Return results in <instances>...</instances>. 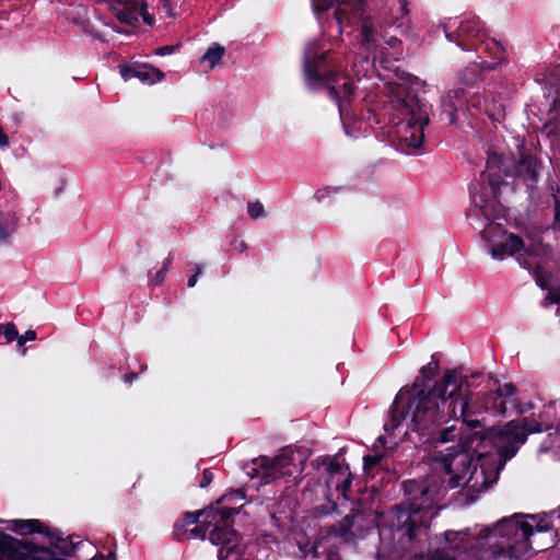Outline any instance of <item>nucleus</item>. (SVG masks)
Segmentation results:
<instances>
[{
	"label": "nucleus",
	"mask_w": 560,
	"mask_h": 560,
	"mask_svg": "<svg viewBox=\"0 0 560 560\" xmlns=\"http://www.w3.org/2000/svg\"><path fill=\"white\" fill-rule=\"evenodd\" d=\"M465 385L468 386L467 378L460 377L454 369L447 370L429 390L419 388L418 381L410 387H402L389 408L385 431H394L411 415L409 428L420 439L452 419H460L457 392Z\"/></svg>",
	"instance_id": "1"
},
{
	"label": "nucleus",
	"mask_w": 560,
	"mask_h": 560,
	"mask_svg": "<svg viewBox=\"0 0 560 560\" xmlns=\"http://www.w3.org/2000/svg\"><path fill=\"white\" fill-rule=\"evenodd\" d=\"M489 429L478 430L462 436L459 453L443 454L434 457V464L448 476L447 487L455 489L466 486L471 492L479 493L497 482L500 471L506 462L503 454L505 442L497 440L483 441L477 445L470 443L474 434L488 435Z\"/></svg>",
	"instance_id": "2"
},
{
	"label": "nucleus",
	"mask_w": 560,
	"mask_h": 560,
	"mask_svg": "<svg viewBox=\"0 0 560 560\" xmlns=\"http://www.w3.org/2000/svg\"><path fill=\"white\" fill-rule=\"evenodd\" d=\"M302 73L308 91L326 90L338 107L340 119L345 121L350 115L349 106L354 96V85L336 68L330 51L316 52L314 47H307L303 55Z\"/></svg>",
	"instance_id": "3"
},
{
	"label": "nucleus",
	"mask_w": 560,
	"mask_h": 560,
	"mask_svg": "<svg viewBox=\"0 0 560 560\" xmlns=\"http://www.w3.org/2000/svg\"><path fill=\"white\" fill-rule=\"evenodd\" d=\"M506 170L505 158L502 154H488L486 170L480 173L478 180L469 185L472 208L467 212V219L495 220L503 215L504 207L499 197L504 177L509 175Z\"/></svg>",
	"instance_id": "4"
},
{
	"label": "nucleus",
	"mask_w": 560,
	"mask_h": 560,
	"mask_svg": "<svg viewBox=\"0 0 560 560\" xmlns=\"http://www.w3.org/2000/svg\"><path fill=\"white\" fill-rule=\"evenodd\" d=\"M393 108L401 116L398 122L399 140L402 145L420 151L424 144V128L429 125L431 106L422 102L418 94L405 84L390 86Z\"/></svg>",
	"instance_id": "5"
},
{
	"label": "nucleus",
	"mask_w": 560,
	"mask_h": 560,
	"mask_svg": "<svg viewBox=\"0 0 560 560\" xmlns=\"http://www.w3.org/2000/svg\"><path fill=\"white\" fill-rule=\"evenodd\" d=\"M401 488L406 500L393 508L392 529L412 542L425 527L422 510L430 488L425 481L416 479L404 480Z\"/></svg>",
	"instance_id": "6"
},
{
	"label": "nucleus",
	"mask_w": 560,
	"mask_h": 560,
	"mask_svg": "<svg viewBox=\"0 0 560 560\" xmlns=\"http://www.w3.org/2000/svg\"><path fill=\"white\" fill-rule=\"evenodd\" d=\"M464 386L460 392H457L459 402V417L465 427L470 429H489L485 424V419H479V415L486 411H492L497 416H503L506 413L508 406L506 400L501 398L499 392L489 390L483 394H472L468 389L464 390Z\"/></svg>",
	"instance_id": "7"
},
{
	"label": "nucleus",
	"mask_w": 560,
	"mask_h": 560,
	"mask_svg": "<svg viewBox=\"0 0 560 560\" xmlns=\"http://www.w3.org/2000/svg\"><path fill=\"white\" fill-rule=\"evenodd\" d=\"M550 428H552V425H545L542 421L523 418L521 422L514 420L509 421L502 428L493 425L489 428L488 435L474 434L472 439H469V442L474 444L475 441H477L478 445L483 441H490L497 438V440L505 442V447L503 448L505 459H512L517 454L520 446L527 441L530 433H539Z\"/></svg>",
	"instance_id": "8"
},
{
	"label": "nucleus",
	"mask_w": 560,
	"mask_h": 560,
	"mask_svg": "<svg viewBox=\"0 0 560 560\" xmlns=\"http://www.w3.org/2000/svg\"><path fill=\"white\" fill-rule=\"evenodd\" d=\"M489 223L487 226L480 232L481 237L491 242L492 236L502 235L504 240L500 243H493L490 247V255L494 259L503 260L508 256H516V260L518 265L526 269L530 270L532 261L529 257L534 255L532 248H527L523 238L520 235L514 233H509L503 230L501 224H494V220H487Z\"/></svg>",
	"instance_id": "9"
},
{
	"label": "nucleus",
	"mask_w": 560,
	"mask_h": 560,
	"mask_svg": "<svg viewBox=\"0 0 560 560\" xmlns=\"http://www.w3.org/2000/svg\"><path fill=\"white\" fill-rule=\"evenodd\" d=\"M244 498L243 490H235L218 500L217 506L211 505L206 510L186 512L180 521L187 527L199 523H212L213 528H211L210 534L215 528L222 529L223 527H231L233 525V517L238 514V509L235 506L221 505V503L231 502L233 500L242 501Z\"/></svg>",
	"instance_id": "10"
},
{
	"label": "nucleus",
	"mask_w": 560,
	"mask_h": 560,
	"mask_svg": "<svg viewBox=\"0 0 560 560\" xmlns=\"http://www.w3.org/2000/svg\"><path fill=\"white\" fill-rule=\"evenodd\" d=\"M445 37L454 42L463 50H477L479 42L486 36L481 21L477 16L467 18L457 22V19H447L442 24Z\"/></svg>",
	"instance_id": "11"
},
{
	"label": "nucleus",
	"mask_w": 560,
	"mask_h": 560,
	"mask_svg": "<svg viewBox=\"0 0 560 560\" xmlns=\"http://www.w3.org/2000/svg\"><path fill=\"white\" fill-rule=\"evenodd\" d=\"M341 4L345 7H337L334 12L337 23L342 26L345 22L350 23L351 19L362 20L360 28L361 44L369 50L375 48L377 46L378 32L372 19L370 16L364 18L365 0H349L343 1Z\"/></svg>",
	"instance_id": "12"
},
{
	"label": "nucleus",
	"mask_w": 560,
	"mask_h": 560,
	"mask_svg": "<svg viewBox=\"0 0 560 560\" xmlns=\"http://www.w3.org/2000/svg\"><path fill=\"white\" fill-rule=\"evenodd\" d=\"M293 454L287 451H283L275 457L260 455L253 459L252 466L249 467V470H247V475L252 478H260L261 481L267 485L280 477L291 476Z\"/></svg>",
	"instance_id": "13"
},
{
	"label": "nucleus",
	"mask_w": 560,
	"mask_h": 560,
	"mask_svg": "<svg viewBox=\"0 0 560 560\" xmlns=\"http://www.w3.org/2000/svg\"><path fill=\"white\" fill-rule=\"evenodd\" d=\"M49 558L50 548L0 532V560H44Z\"/></svg>",
	"instance_id": "14"
},
{
	"label": "nucleus",
	"mask_w": 560,
	"mask_h": 560,
	"mask_svg": "<svg viewBox=\"0 0 560 560\" xmlns=\"http://www.w3.org/2000/svg\"><path fill=\"white\" fill-rule=\"evenodd\" d=\"M370 528V520L365 512L361 509H351L339 522L328 527V534L346 544H354L358 539L364 538Z\"/></svg>",
	"instance_id": "15"
},
{
	"label": "nucleus",
	"mask_w": 560,
	"mask_h": 560,
	"mask_svg": "<svg viewBox=\"0 0 560 560\" xmlns=\"http://www.w3.org/2000/svg\"><path fill=\"white\" fill-rule=\"evenodd\" d=\"M240 534L231 527L215 528L211 533L210 542L220 546L218 551L219 560H254L240 548Z\"/></svg>",
	"instance_id": "16"
},
{
	"label": "nucleus",
	"mask_w": 560,
	"mask_h": 560,
	"mask_svg": "<svg viewBox=\"0 0 560 560\" xmlns=\"http://www.w3.org/2000/svg\"><path fill=\"white\" fill-rule=\"evenodd\" d=\"M541 166L538 158L528 152H521L514 165L515 177L532 192L539 182Z\"/></svg>",
	"instance_id": "17"
},
{
	"label": "nucleus",
	"mask_w": 560,
	"mask_h": 560,
	"mask_svg": "<svg viewBox=\"0 0 560 560\" xmlns=\"http://www.w3.org/2000/svg\"><path fill=\"white\" fill-rule=\"evenodd\" d=\"M119 69L120 74L125 81L137 78L144 84H154L162 81L165 77V74L160 69L148 63H121L119 65Z\"/></svg>",
	"instance_id": "18"
},
{
	"label": "nucleus",
	"mask_w": 560,
	"mask_h": 560,
	"mask_svg": "<svg viewBox=\"0 0 560 560\" xmlns=\"http://www.w3.org/2000/svg\"><path fill=\"white\" fill-rule=\"evenodd\" d=\"M475 431L478 430L466 427V429L459 433L455 425H439L438 428H435V430H431L423 438H420L419 443L429 444L431 446H438L439 444H444L454 441L457 436H459V443L462 444V436L464 434L471 433Z\"/></svg>",
	"instance_id": "19"
},
{
	"label": "nucleus",
	"mask_w": 560,
	"mask_h": 560,
	"mask_svg": "<svg viewBox=\"0 0 560 560\" xmlns=\"http://www.w3.org/2000/svg\"><path fill=\"white\" fill-rule=\"evenodd\" d=\"M468 91L465 89H455L442 101L443 114L446 116L448 124L456 122V112L467 103Z\"/></svg>",
	"instance_id": "20"
},
{
	"label": "nucleus",
	"mask_w": 560,
	"mask_h": 560,
	"mask_svg": "<svg viewBox=\"0 0 560 560\" xmlns=\"http://www.w3.org/2000/svg\"><path fill=\"white\" fill-rule=\"evenodd\" d=\"M8 529L24 536L30 534L51 535V529L42 521L36 518L31 520H13L10 522Z\"/></svg>",
	"instance_id": "21"
},
{
	"label": "nucleus",
	"mask_w": 560,
	"mask_h": 560,
	"mask_svg": "<svg viewBox=\"0 0 560 560\" xmlns=\"http://www.w3.org/2000/svg\"><path fill=\"white\" fill-rule=\"evenodd\" d=\"M497 529L502 536L517 535L521 532L524 539H529L535 532V527L528 522L518 520H502L498 523Z\"/></svg>",
	"instance_id": "22"
},
{
	"label": "nucleus",
	"mask_w": 560,
	"mask_h": 560,
	"mask_svg": "<svg viewBox=\"0 0 560 560\" xmlns=\"http://www.w3.org/2000/svg\"><path fill=\"white\" fill-rule=\"evenodd\" d=\"M492 70H494V63H488L486 60L472 62L460 72L459 79L463 84L471 86L482 79V72Z\"/></svg>",
	"instance_id": "23"
},
{
	"label": "nucleus",
	"mask_w": 560,
	"mask_h": 560,
	"mask_svg": "<svg viewBox=\"0 0 560 560\" xmlns=\"http://www.w3.org/2000/svg\"><path fill=\"white\" fill-rule=\"evenodd\" d=\"M122 5L121 9L116 10V18L120 23L129 26H137L139 23V2L137 0H127L126 2H118Z\"/></svg>",
	"instance_id": "24"
},
{
	"label": "nucleus",
	"mask_w": 560,
	"mask_h": 560,
	"mask_svg": "<svg viewBox=\"0 0 560 560\" xmlns=\"http://www.w3.org/2000/svg\"><path fill=\"white\" fill-rule=\"evenodd\" d=\"M49 539L50 547L59 550V552L66 557L75 556L77 550L83 541L74 542L72 539L63 538L61 535L51 530V535H46Z\"/></svg>",
	"instance_id": "25"
},
{
	"label": "nucleus",
	"mask_w": 560,
	"mask_h": 560,
	"mask_svg": "<svg viewBox=\"0 0 560 560\" xmlns=\"http://www.w3.org/2000/svg\"><path fill=\"white\" fill-rule=\"evenodd\" d=\"M501 394V398L506 400V405L510 402L515 408L517 415L525 413L528 409L533 408L532 404L522 405L513 396L517 393V387L513 383H506L503 386H499L497 389Z\"/></svg>",
	"instance_id": "26"
},
{
	"label": "nucleus",
	"mask_w": 560,
	"mask_h": 560,
	"mask_svg": "<svg viewBox=\"0 0 560 560\" xmlns=\"http://www.w3.org/2000/svg\"><path fill=\"white\" fill-rule=\"evenodd\" d=\"M479 45H485V51H487L489 57L492 59V61H488V63H494V68L506 58L505 49L501 43L494 38L487 39L485 36L483 40L479 42Z\"/></svg>",
	"instance_id": "27"
},
{
	"label": "nucleus",
	"mask_w": 560,
	"mask_h": 560,
	"mask_svg": "<svg viewBox=\"0 0 560 560\" xmlns=\"http://www.w3.org/2000/svg\"><path fill=\"white\" fill-rule=\"evenodd\" d=\"M352 472L351 470L346 471L341 476H338L335 479V482H329V480H326L327 485V492L330 493L331 488H335L336 491L340 492L343 499L349 500L350 498V491L352 486Z\"/></svg>",
	"instance_id": "28"
},
{
	"label": "nucleus",
	"mask_w": 560,
	"mask_h": 560,
	"mask_svg": "<svg viewBox=\"0 0 560 560\" xmlns=\"http://www.w3.org/2000/svg\"><path fill=\"white\" fill-rule=\"evenodd\" d=\"M439 368V360H436L435 354H433L432 361L427 365H423L420 370L421 381L419 378H416V381L419 382V388H424L425 390H429L431 388L429 383L434 378Z\"/></svg>",
	"instance_id": "29"
},
{
	"label": "nucleus",
	"mask_w": 560,
	"mask_h": 560,
	"mask_svg": "<svg viewBox=\"0 0 560 560\" xmlns=\"http://www.w3.org/2000/svg\"><path fill=\"white\" fill-rule=\"evenodd\" d=\"M534 277L536 284L541 290H549L551 283V273L544 269L540 265L532 266L529 270Z\"/></svg>",
	"instance_id": "30"
},
{
	"label": "nucleus",
	"mask_w": 560,
	"mask_h": 560,
	"mask_svg": "<svg viewBox=\"0 0 560 560\" xmlns=\"http://www.w3.org/2000/svg\"><path fill=\"white\" fill-rule=\"evenodd\" d=\"M225 48L219 44L210 46L201 58V61H208L210 68L213 69L222 60Z\"/></svg>",
	"instance_id": "31"
},
{
	"label": "nucleus",
	"mask_w": 560,
	"mask_h": 560,
	"mask_svg": "<svg viewBox=\"0 0 560 560\" xmlns=\"http://www.w3.org/2000/svg\"><path fill=\"white\" fill-rule=\"evenodd\" d=\"M350 470L349 465H341L336 459H330L326 466V472L328 475V478L326 480H329V482H335V479L338 476L342 477V474Z\"/></svg>",
	"instance_id": "32"
},
{
	"label": "nucleus",
	"mask_w": 560,
	"mask_h": 560,
	"mask_svg": "<svg viewBox=\"0 0 560 560\" xmlns=\"http://www.w3.org/2000/svg\"><path fill=\"white\" fill-rule=\"evenodd\" d=\"M213 528L212 523H199L188 532V539H205L207 535L210 536V530Z\"/></svg>",
	"instance_id": "33"
},
{
	"label": "nucleus",
	"mask_w": 560,
	"mask_h": 560,
	"mask_svg": "<svg viewBox=\"0 0 560 560\" xmlns=\"http://www.w3.org/2000/svg\"><path fill=\"white\" fill-rule=\"evenodd\" d=\"M327 503L315 506L314 512L316 516H327L337 511L338 504L331 499V493L325 495Z\"/></svg>",
	"instance_id": "34"
},
{
	"label": "nucleus",
	"mask_w": 560,
	"mask_h": 560,
	"mask_svg": "<svg viewBox=\"0 0 560 560\" xmlns=\"http://www.w3.org/2000/svg\"><path fill=\"white\" fill-rule=\"evenodd\" d=\"M551 80L555 93L553 106L560 109V65L552 70Z\"/></svg>",
	"instance_id": "35"
},
{
	"label": "nucleus",
	"mask_w": 560,
	"mask_h": 560,
	"mask_svg": "<svg viewBox=\"0 0 560 560\" xmlns=\"http://www.w3.org/2000/svg\"><path fill=\"white\" fill-rule=\"evenodd\" d=\"M11 214L0 211V243H7L11 237V231L9 230V222Z\"/></svg>",
	"instance_id": "36"
},
{
	"label": "nucleus",
	"mask_w": 560,
	"mask_h": 560,
	"mask_svg": "<svg viewBox=\"0 0 560 560\" xmlns=\"http://www.w3.org/2000/svg\"><path fill=\"white\" fill-rule=\"evenodd\" d=\"M172 265V254L164 260L162 268L152 277L151 283L153 285H161L165 281L166 273Z\"/></svg>",
	"instance_id": "37"
},
{
	"label": "nucleus",
	"mask_w": 560,
	"mask_h": 560,
	"mask_svg": "<svg viewBox=\"0 0 560 560\" xmlns=\"http://www.w3.org/2000/svg\"><path fill=\"white\" fill-rule=\"evenodd\" d=\"M247 212L248 215L254 220L266 217L264 205L258 200L249 201L247 203Z\"/></svg>",
	"instance_id": "38"
},
{
	"label": "nucleus",
	"mask_w": 560,
	"mask_h": 560,
	"mask_svg": "<svg viewBox=\"0 0 560 560\" xmlns=\"http://www.w3.org/2000/svg\"><path fill=\"white\" fill-rule=\"evenodd\" d=\"M1 331L8 343L18 339L19 332L16 326L13 323L1 324Z\"/></svg>",
	"instance_id": "39"
},
{
	"label": "nucleus",
	"mask_w": 560,
	"mask_h": 560,
	"mask_svg": "<svg viewBox=\"0 0 560 560\" xmlns=\"http://www.w3.org/2000/svg\"><path fill=\"white\" fill-rule=\"evenodd\" d=\"M188 532L189 528L184 525L182 521H178L174 524L173 536L177 541H184L188 539Z\"/></svg>",
	"instance_id": "40"
},
{
	"label": "nucleus",
	"mask_w": 560,
	"mask_h": 560,
	"mask_svg": "<svg viewBox=\"0 0 560 560\" xmlns=\"http://www.w3.org/2000/svg\"><path fill=\"white\" fill-rule=\"evenodd\" d=\"M382 455H365L363 457V469L366 474L371 472L382 460Z\"/></svg>",
	"instance_id": "41"
},
{
	"label": "nucleus",
	"mask_w": 560,
	"mask_h": 560,
	"mask_svg": "<svg viewBox=\"0 0 560 560\" xmlns=\"http://www.w3.org/2000/svg\"><path fill=\"white\" fill-rule=\"evenodd\" d=\"M336 0H312L313 11L315 13H323L332 8Z\"/></svg>",
	"instance_id": "42"
},
{
	"label": "nucleus",
	"mask_w": 560,
	"mask_h": 560,
	"mask_svg": "<svg viewBox=\"0 0 560 560\" xmlns=\"http://www.w3.org/2000/svg\"><path fill=\"white\" fill-rule=\"evenodd\" d=\"M36 331L35 330H26L23 335H19L18 334V339H16V342H18V346L20 348H22V351L21 353L22 354H25L26 352V348L24 347V345L27 342V341H32V340H35L36 339Z\"/></svg>",
	"instance_id": "43"
},
{
	"label": "nucleus",
	"mask_w": 560,
	"mask_h": 560,
	"mask_svg": "<svg viewBox=\"0 0 560 560\" xmlns=\"http://www.w3.org/2000/svg\"><path fill=\"white\" fill-rule=\"evenodd\" d=\"M486 103V100L482 95H480L479 93H474V94H469L468 93V98H467V107H472V108H476V109H481L482 106L485 105Z\"/></svg>",
	"instance_id": "44"
},
{
	"label": "nucleus",
	"mask_w": 560,
	"mask_h": 560,
	"mask_svg": "<svg viewBox=\"0 0 560 560\" xmlns=\"http://www.w3.org/2000/svg\"><path fill=\"white\" fill-rule=\"evenodd\" d=\"M552 197L555 203L553 229L560 231V199L556 195H553Z\"/></svg>",
	"instance_id": "45"
},
{
	"label": "nucleus",
	"mask_w": 560,
	"mask_h": 560,
	"mask_svg": "<svg viewBox=\"0 0 560 560\" xmlns=\"http://www.w3.org/2000/svg\"><path fill=\"white\" fill-rule=\"evenodd\" d=\"M180 47V45H165V46H161L159 48L155 49L154 54L156 56H167V55H172L176 51V49H178Z\"/></svg>",
	"instance_id": "46"
},
{
	"label": "nucleus",
	"mask_w": 560,
	"mask_h": 560,
	"mask_svg": "<svg viewBox=\"0 0 560 560\" xmlns=\"http://www.w3.org/2000/svg\"><path fill=\"white\" fill-rule=\"evenodd\" d=\"M213 478H214V476H213V472L211 471V469H209V468L203 469L202 477L199 482V487L200 488L208 487L213 481Z\"/></svg>",
	"instance_id": "47"
},
{
	"label": "nucleus",
	"mask_w": 560,
	"mask_h": 560,
	"mask_svg": "<svg viewBox=\"0 0 560 560\" xmlns=\"http://www.w3.org/2000/svg\"><path fill=\"white\" fill-rule=\"evenodd\" d=\"M194 269H195V272H194V275H191V276L189 277L188 282H187V285H188L189 288H194V287L196 285V283H197V281H198V278H199V276H200V275H201V272H202V265H200V264H195V265H194Z\"/></svg>",
	"instance_id": "48"
},
{
	"label": "nucleus",
	"mask_w": 560,
	"mask_h": 560,
	"mask_svg": "<svg viewBox=\"0 0 560 560\" xmlns=\"http://www.w3.org/2000/svg\"><path fill=\"white\" fill-rule=\"evenodd\" d=\"M139 13L141 14L145 24L152 25L154 23V18L148 13L145 3H139Z\"/></svg>",
	"instance_id": "49"
},
{
	"label": "nucleus",
	"mask_w": 560,
	"mask_h": 560,
	"mask_svg": "<svg viewBox=\"0 0 560 560\" xmlns=\"http://www.w3.org/2000/svg\"><path fill=\"white\" fill-rule=\"evenodd\" d=\"M398 11L400 15L395 18L394 23H397L398 20L404 19L409 14L407 0H399Z\"/></svg>",
	"instance_id": "50"
},
{
	"label": "nucleus",
	"mask_w": 560,
	"mask_h": 560,
	"mask_svg": "<svg viewBox=\"0 0 560 560\" xmlns=\"http://www.w3.org/2000/svg\"><path fill=\"white\" fill-rule=\"evenodd\" d=\"M429 560H455V558L444 551L435 550L429 556Z\"/></svg>",
	"instance_id": "51"
},
{
	"label": "nucleus",
	"mask_w": 560,
	"mask_h": 560,
	"mask_svg": "<svg viewBox=\"0 0 560 560\" xmlns=\"http://www.w3.org/2000/svg\"><path fill=\"white\" fill-rule=\"evenodd\" d=\"M545 301L547 302V304H560V292L549 290L545 298Z\"/></svg>",
	"instance_id": "52"
},
{
	"label": "nucleus",
	"mask_w": 560,
	"mask_h": 560,
	"mask_svg": "<svg viewBox=\"0 0 560 560\" xmlns=\"http://www.w3.org/2000/svg\"><path fill=\"white\" fill-rule=\"evenodd\" d=\"M318 547L314 545L308 552L304 555V560H320Z\"/></svg>",
	"instance_id": "53"
},
{
	"label": "nucleus",
	"mask_w": 560,
	"mask_h": 560,
	"mask_svg": "<svg viewBox=\"0 0 560 560\" xmlns=\"http://www.w3.org/2000/svg\"><path fill=\"white\" fill-rule=\"evenodd\" d=\"M550 529H551V526H550L549 522H547L545 520H539L535 526V530L540 532V533H546V532H549Z\"/></svg>",
	"instance_id": "54"
},
{
	"label": "nucleus",
	"mask_w": 560,
	"mask_h": 560,
	"mask_svg": "<svg viewBox=\"0 0 560 560\" xmlns=\"http://www.w3.org/2000/svg\"><path fill=\"white\" fill-rule=\"evenodd\" d=\"M10 144L9 137L4 132L2 126L0 125V148H8Z\"/></svg>",
	"instance_id": "55"
},
{
	"label": "nucleus",
	"mask_w": 560,
	"mask_h": 560,
	"mask_svg": "<svg viewBox=\"0 0 560 560\" xmlns=\"http://www.w3.org/2000/svg\"><path fill=\"white\" fill-rule=\"evenodd\" d=\"M137 378H138V373H137V372H133V371H131V372H129V373H126V374L124 375V382H125L126 384H129V385H130V384H132V383H133V381H136Z\"/></svg>",
	"instance_id": "56"
},
{
	"label": "nucleus",
	"mask_w": 560,
	"mask_h": 560,
	"mask_svg": "<svg viewBox=\"0 0 560 560\" xmlns=\"http://www.w3.org/2000/svg\"><path fill=\"white\" fill-rule=\"evenodd\" d=\"M515 546H512V545H509L506 547V552H508V556L511 558V559H518V556L516 555V550H515Z\"/></svg>",
	"instance_id": "57"
},
{
	"label": "nucleus",
	"mask_w": 560,
	"mask_h": 560,
	"mask_svg": "<svg viewBox=\"0 0 560 560\" xmlns=\"http://www.w3.org/2000/svg\"><path fill=\"white\" fill-rule=\"evenodd\" d=\"M235 248L238 250V252H245L247 249V244L244 242V241H240V242H235Z\"/></svg>",
	"instance_id": "58"
},
{
	"label": "nucleus",
	"mask_w": 560,
	"mask_h": 560,
	"mask_svg": "<svg viewBox=\"0 0 560 560\" xmlns=\"http://www.w3.org/2000/svg\"><path fill=\"white\" fill-rule=\"evenodd\" d=\"M444 536H445L446 541L448 544H452V541L454 540V538L456 536V533L453 530H448V532H445Z\"/></svg>",
	"instance_id": "59"
},
{
	"label": "nucleus",
	"mask_w": 560,
	"mask_h": 560,
	"mask_svg": "<svg viewBox=\"0 0 560 560\" xmlns=\"http://www.w3.org/2000/svg\"><path fill=\"white\" fill-rule=\"evenodd\" d=\"M93 560H116V553L110 551L106 557L101 556L100 558H94Z\"/></svg>",
	"instance_id": "60"
},
{
	"label": "nucleus",
	"mask_w": 560,
	"mask_h": 560,
	"mask_svg": "<svg viewBox=\"0 0 560 560\" xmlns=\"http://www.w3.org/2000/svg\"><path fill=\"white\" fill-rule=\"evenodd\" d=\"M337 555L336 553H328L325 558V560H336Z\"/></svg>",
	"instance_id": "61"
},
{
	"label": "nucleus",
	"mask_w": 560,
	"mask_h": 560,
	"mask_svg": "<svg viewBox=\"0 0 560 560\" xmlns=\"http://www.w3.org/2000/svg\"><path fill=\"white\" fill-rule=\"evenodd\" d=\"M546 407H548L551 410H556V401H550Z\"/></svg>",
	"instance_id": "62"
},
{
	"label": "nucleus",
	"mask_w": 560,
	"mask_h": 560,
	"mask_svg": "<svg viewBox=\"0 0 560 560\" xmlns=\"http://www.w3.org/2000/svg\"><path fill=\"white\" fill-rule=\"evenodd\" d=\"M147 369H148V365H147V364H144V363H143V364H141V365H140V371H141V372H142V371H145Z\"/></svg>",
	"instance_id": "63"
},
{
	"label": "nucleus",
	"mask_w": 560,
	"mask_h": 560,
	"mask_svg": "<svg viewBox=\"0 0 560 560\" xmlns=\"http://www.w3.org/2000/svg\"><path fill=\"white\" fill-rule=\"evenodd\" d=\"M116 3L118 2H126L127 0H114Z\"/></svg>",
	"instance_id": "64"
}]
</instances>
